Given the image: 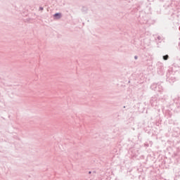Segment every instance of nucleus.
<instances>
[{
  "instance_id": "nucleus-1",
  "label": "nucleus",
  "mask_w": 180,
  "mask_h": 180,
  "mask_svg": "<svg viewBox=\"0 0 180 180\" xmlns=\"http://www.w3.org/2000/svg\"><path fill=\"white\" fill-rule=\"evenodd\" d=\"M62 16L63 15L61 14V13H56L53 15L55 19H61Z\"/></svg>"
},
{
  "instance_id": "nucleus-2",
  "label": "nucleus",
  "mask_w": 180,
  "mask_h": 180,
  "mask_svg": "<svg viewBox=\"0 0 180 180\" xmlns=\"http://www.w3.org/2000/svg\"><path fill=\"white\" fill-rule=\"evenodd\" d=\"M151 89L155 90V88H157V84H153L150 86Z\"/></svg>"
},
{
  "instance_id": "nucleus-3",
  "label": "nucleus",
  "mask_w": 180,
  "mask_h": 180,
  "mask_svg": "<svg viewBox=\"0 0 180 180\" xmlns=\"http://www.w3.org/2000/svg\"><path fill=\"white\" fill-rule=\"evenodd\" d=\"M168 55H165L163 56V60H168Z\"/></svg>"
},
{
  "instance_id": "nucleus-4",
  "label": "nucleus",
  "mask_w": 180,
  "mask_h": 180,
  "mask_svg": "<svg viewBox=\"0 0 180 180\" xmlns=\"http://www.w3.org/2000/svg\"><path fill=\"white\" fill-rule=\"evenodd\" d=\"M137 58H139V57H138L137 56H134V59H135V60H137Z\"/></svg>"
},
{
  "instance_id": "nucleus-5",
  "label": "nucleus",
  "mask_w": 180,
  "mask_h": 180,
  "mask_svg": "<svg viewBox=\"0 0 180 180\" xmlns=\"http://www.w3.org/2000/svg\"><path fill=\"white\" fill-rule=\"evenodd\" d=\"M43 7H39V11H43Z\"/></svg>"
},
{
  "instance_id": "nucleus-6",
  "label": "nucleus",
  "mask_w": 180,
  "mask_h": 180,
  "mask_svg": "<svg viewBox=\"0 0 180 180\" xmlns=\"http://www.w3.org/2000/svg\"><path fill=\"white\" fill-rule=\"evenodd\" d=\"M158 40H160V37H158Z\"/></svg>"
}]
</instances>
